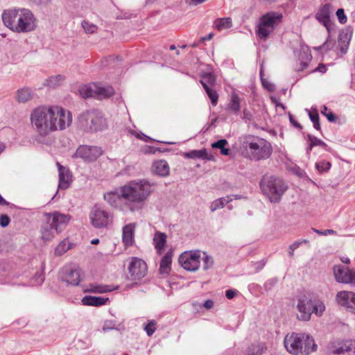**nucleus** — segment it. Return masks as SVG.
Listing matches in <instances>:
<instances>
[{
	"label": "nucleus",
	"instance_id": "1",
	"mask_svg": "<svg viewBox=\"0 0 355 355\" xmlns=\"http://www.w3.org/2000/svg\"><path fill=\"white\" fill-rule=\"evenodd\" d=\"M153 183L146 180L130 182L113 191L104 193L105 200L112 207L119 208L121 205L131 211L141 209L143 202L154 191Z\"/></svg>",
	"mask_w": 355,
	"mask_h": 355
},
{
	"label": "nucleus",
	"instance_id": "2",
	"mask_svg": "<svg viewBox=\"0 0 355 355\" xmlns=\"http://www.w3.org/2000/svg\"><path fill=\"white\" fill-rule=\"evenodd\" d=\"M31 121L35 131L42 137L56 130H62L72 122L69 111L58 106H39L31 114Z\"/></svg>",
	"mask_w": 355,
	"mask_h": 355
},
{
	"label": "nucleus",
	"instance_id": "3",
	"mask_svg": "<svg viewBox=\"0 0 355 355\" xmlns=\"http://www.w3.org/2000/svg\"><path fill=\"white\" fill-rule=\"evenodd\" d=\"M242 148L245 158L256 162L268 159L272 153V147L269 141L254 135L244 138Z\"/></svg>",
	"mask_w": 355,
	"mask_h": 355
},
{
	"label": "nucleus",
	"instance_id": "4",
	"mask_svg": "<svg viewBox=\"0 0 355 355\" xmlns=\"http://www.w3.org/2000/svg\"><path fill=\"white\" fill-rule=\"evenodd\" d=\"M71 216L58 211L46 213L41 225V238L44 241L52 240L55 234L60 233L69 222Z\"/></svg>",
	"mask_w": 355,
	"mask_h": 355
},
{
	"label": "nucleus",
	"instance_id": "5",
	"mask_svg": "<svg viewBox=\"0 0 355 355\" xmlns=\"http://www.w3.org/2000/svg\"><path fill=\"white\" fill-rule=\"evenodd\" d=\"M284 343L286 350L293 355H309L317 349L314 339L304 334H287Z\"/></svg>",
	"mask_w": 355,
	"mask_h": 355
},
{
	"label": "nucleus",
	"instance_id": "6",
	"mask_svg": "<svg viewBox=\"0 0 355 355\" xmlns=\"http://www.w3.org/2000/svg\"><path fill=\"white\" fill-rule=\"evenodd\" d=\"M259 186L262 193L272 203H279L288 188L285 181L276 175H263Z\"/></svg>",
	"mask_w": 355,
	"mask_h": 355
},
{
	"label": "nucleus",
	"instance_id": "7",
	"mask_svg": "<svg viewBox=\"0 0 355 355\" xmlns=\"http://www.w3.org/2000/svg\"><path fill=\"white\" fill-rule=\"evenodd\" d=\"M78 122L82 128L90 132L103 131L107 126L102 113L95 109L81 113L78 117Z\"/></svg>",
	"mask_w": 355,
	"mask_h": 355
},
{
	"label": "nucleus",
	"instance_id": "8",
	"mask_svg": "<svg viewBox=\"0 0 355 355\" xmlns=\"http://www.w3.org/2000/svg\"><path fill=\"white\" fill-rule=\"evenodd\" d=\"M297 308L300 312L297 317L302 321H309L313 313L320 316L325 310V306L322 302L313 300L306 295L301 296L297 300Z\"/></svg>",
	"mask_w": 355,
	"mask_h": 355
},
{
	"label": "nucleus",
	"instance_id": "9",
	"mask_svg": "<svg viewBox=\"0 0 355 355\" xmlns=\"http://www.w3.org/2000/svg\"><path fill=\"white\" fill-rule=\"evenodd\" d=\"M282 14L276 12H269L263 15L259 19L256 30L259 38L266 40L282 20Z\"/></svg>",
	"mask_w": 355,
	"mask_h": 355
},
{
	"label": "nucleus",
	"instance_id": "10",
	"mask_svg": "<svg viewBox=\"0 0 355 355\" xmlns=\"http://www.w3.org/2000/svg\"><path fill=\"white\" fill-rule=\"evenodd\" d=\"M333 272L335 280L338 283L355 286V270L340 264L333 267Z\"/></svg>",
	"mask_w": 355,
	"mask_h": 355
},
{
	"label": "nucleus",
	"instance_id": "11",
	"mask_svg": "<svg viewBox=\"0 0 355 355\" xmlns=\"http://www.w3.org/2000/svg\"><path fill=\"white\" fill-rule=\"evenodd\" d=\"M200 251H190L182 253L178 261L181 266L189 271H196L200 267Z\"/></svg>",
	"mask_w": 355,
	"mask_h": 355
},
{
	"label": "nucleus",
	"instance_id": "12",
	"mask_svg": "<svg viewBox=\"0 0 355 355\" xmlns=\"http://www.w3.org/2000/svg\"><path fill=\"white\" fill-rule=\"evenodd\" d=\"M89 218L93 227L96 228L105 227L109 224L110 214L101 207L96 205L89 213Z\"/></svg>",
	"mask_w": 355,
	"mask_h": 355
},
{
	"label": "nucleus",
	"instance_id": "13",
	"mask_svg": "<svg viewBox=\"0 0 355 355\" xmlns=\"http://www.w3.org/2000/svg\"><path fill=\"white\" fill-rule=\"evenodd\" d=\"M128 269L131 279L133 281L141 279L146 275L148 272L146 263L143 259L136 257L131 258Z\"/></svg>",
	"mask_w": 355,
	"mask_h": 355
},
{
	"label": "nucleus",
	"instance_id": "14",
	"mask_svg": "<svg viewBox=\"0 0 355 355\" xmlns=\"http://www.w3.org/2000/svg\"><path fill=\"white\" fill-rule=\"evenodd\" d=\"M17 17V10H8L3 11L2 14V20L5 26L10 30L14 32L21 33L22 32V17H19L17 23L15 24Z\"/></svg>",
	"mask_w": 355,
	"mask_h": 355
},
{
	"label": "nucleus",
	"instance_id": "15",
	"mask_svg": "<svg viewBox=\"0 0 355 355\" xmlns=\"http://www.w3.org/2000/svg\"><path fill=\"white\" fill-rule=\"evenodd\" d=\"M103 153L101 147L83 145L76 150V157H80L85 161L94 162Z\"/></svg>",
	"mask_w": 355,
	"mask_h": 355
},
{
	"label": "nucleus",
	"instance_id": "16",
	"mask_svg": "<svg viewBox=\"0 0 355 355\" xmlns=\"http://www.w3.org/2000/svg\"><path fill=\"white\" fill-rule=\"evenodd\" d=\"M58 173H59V183L58 187V190H65L68 189L72 182H73V175L69 169L64 166H62L60 162L56 163ZM58 191H57L55 196L52 199H54L58 196Z\"/></svg>",
	"mask_w": 355,
	"mask_h": 355
},
{
	"label": "nucleus",
	"instance_id": "17",
	"mask_svg": "<svg viewBox=\"0 0 355 355\" xmlns=\"http://www.w3.org/2000/svg\"><path fill=\"white\" fill-rule=\"evenodd\" d=\"M336 298L340 305L345 307L349 312L355 313V293L347 291H339Z\"/></svg>",
	"mask_w": 355,
	"mask_h": 355
},
{
	"label": "nucleus",
	"instance_id": "18",
	"mask_svg": "<svg viewBox=\"0 0 355 355\" xmlns=\"http://www.w3.org/2000/svg\"><path fill=\"white\" fill-rule=\"evenodd\" d=\"M332 12V6L330 3H325L318 11L315 15L317 20L323 24L327 31H330L331 20L330 15Z\"/></svg>",
	"mask_w": 355,
	"mask_h": 355
},
{
	"label": "nucleus",
	"instance_id": "19",
	"mask_svg": "<svg viewBox=\"0 0 355 355\" xmlns=\"http://www.w3.org/2000/svg\"><path fill=\"white\" fill-rule=\"evenodd\" d=\"M80 269L64 268L62 273V280L72 286H78L80 281Z\"/></svg>",
	"mask_w": 355,
	"mask_h": 355
},
{
	"label": "nucleus",
	"instance_id": "20",
	"mask_svg": "<svg viewBox=\"0 0 355 355\" xmlns=\"http://www.w3.org/2000/svg\"><path fill=\"white\" fill-rule=\"evenodd\" d=\"M331 352L334 354L355 355V340H347L331 347Z\"/></svg>",
	"mask_w": 355,
	"mask_h": 355
},
{
	"label": "nucleus",
	"instance_id": "21",
	"mask_svg": "<svg viewBox=\"0 0 355 355\" xmlns=\"http://www.w3.org/2000/svg\"><path fill=\"white\" fill-rule=\"evenodd\" d=\"M135 224L129 223L123 228L122 239L126 247L132 246L134 243Z\"/></svg>",
	"mask_w": 355,
	"mask_h": 355
},
{
	"label": "nucleus",
	"instance_id": "22",
	"mask_svg": "<svg viewBox=\"0 0 355 355\" xmlns=\"http://www.w3.org/2000/svg\"><path fill=\"white\" fill-rule=\"evenodd\" d=\"M37 27V20L32 12L24 8V32L32 31Z\"/></svg>",
	"mask_w": 355,
	"mask_h": 355
},
{
	"label": "nucleus",
	"instance_id": "23",
	"mask_svg": "<svg viewBox=\"0 0 355 355\" xmlns=\"http://www.w3.org/2000/svg\"><path fill=\"white\" fill-rule=\"evenodd\" d=\"M110 302L108 297L100 296L85 295L82 298V303L85 306H101Z\"/></svg>",
	"mask_w": 355,
	"mask_h": 355
},
{
	"label": "nucleus",
	"instance_id": "24",
	"mask_svg": "<svg viewBox=\"0 0 355 355\" xmlns=\"http://www.w3.org/2000/svg\"><path fill=\"white\" fill-rule=\"evenodd\" d=\"M118 288L119 286H113L111 285L90 284L83 291L84 293H105L116 290Z\"/></svg>",
	"mask_w": 355,
	"mask_h": 355
},
{
	"label": "nucleus",
	"instance_id": "25",
	"mask_svg": "<svg viewBox=\"0 0 355 355\" xmlns=\"http://www.w3.org/2000/svg\"><path fill=\"white\" fill-rule=\"evenodd\" d=\"M166 238V234L160 232H157L154 235L153 243L155 248L159 254H161L164 249Z\"/></svg>",
	"mask_w": 355,
	"mask_h": 355
},
{
	"label": "nucleus",
	"instance_id": "26",
	"mask_svg": "<svg viewBox=\"0 0 355 355\" xmlns=\"http://www.w3.org/2000/svg\"><path fill=\"white\" fill-rule=\"evenodd\" d=\"M153 171L160 176H167L169 174V166L166 161L159 160L153 164Z\"/></svg>",
	"mask_w": 355,
	"mask_h": 355
},
{
	"label": "nucleus",
	"instance_id": "27",
	"mask_svg": "<svg viewBox=\"0 0 355 355\" xmlns=\"http://www.w3.org/2000/svg\"><path fill=\"white\" fill-rule=\"evenodd\" d=\"M172 263V252L168 251L162 258L159 265V272L161 274L168 275L171 272V266Z\"/></svg>",
	"mask_w": 355,
	"mask_h": 355
},
{
	"label": "nucleus",
	"instance_id": "28",
	"mask_svg": "<svg viewBox=\"0 0 355 355\" xmlns=\"http://www.w3.org/2000/svg\"><path fill=\"white\" fill-rule=\"evenodd\" d=\"M227 110L234 114H237L241 110V99L235 92L231 95L230 101L227 105Z\"/></svg>",
	"mask_w": 355,
	"mask_h": 355
},
{
	"label": "nucleus",
	"instance_id": "29",
	"mask_svg": "<svg viewBox=\"0 0 355 355\" xmlns=\"http://www.w3.org/2000/svg\"><path fill=\"white\" fill-rule=\"evenodd\" d=\"M184 157L190 159H202L206 160H211L213 156H208L207 151L205 148L201 150H193L184 154Z\"/></svg>",
	"mask_w": 355,
	"mask_h": 355
},
{
	"label": "nucleus",
	"instance_id": "30",
	"mask_svg": "<svg viewBox=\"0 0 355 355\" xmlns=\"http://www.w3.org/2000/svg\"><path fill=\"white\" fill-rule=\"evenodd\" d=\"M44 281V275L42 269H37L33 276L30 278L28 285L31 286H40Z\"/></svg>",
	"mask_w": 355,
	"mask_h": 355
},
{
	"label": "nucleus",
	"instance_id": "31",
	"mask_svg": "<svg viewBox=\"0 0 355 355\" xmlns=\"http://www.w3.org/2000/svg\"><path fill=\"white\" fill-rule=\"evenodd\" d=\"M232 200L233 199L230 196H227L226 197L216 199L211 204L210 209L212 212H214L217 209H222L225 207V205L232 201Z\"/></svg>",
	"mask_w": 355,
	"mask_h": 355
},
{
	"label": "nucleus",
	"instance_id": "32",
	"mask_svg": "<svg viewBox=\"0 0 355 355\" xmlns=\"http://www.w3.org/2000/svg\"><path fill=\"white\" fill-rule=\"evenodd\" d=\"M95 92L97 98H108L114 94V90L111 86L96 87Z\"/></svg>",
	"mask_w": 355,
	"mask_h": 355
},
{
	"label": "nucleus",
	"instance_id": "33",
	"mask_svg": "<svg viewBox=\"0 0 355 355\" xmlns=\"http://www.w3.org/2000/svg\"><path fill=\"white\" fill-rule=\"evenodd\" d=\"M64 79L65 78L64 76L58 74L56 76L49 77L48 79L45 80L44 85L49 87L54 88L55 87L60 86L64 80Z\"/></svg>",
	"mask_w": 355,
	"mask_h": 355
},
{
	"label": "nucleus",
	"instance_id": "34",
	"mask_svg": "<svg viewBox=\"0 0 355 355\" xmlns=\"http://www.w3.org/2000/svg\"><path fill=\"white\" fill-rule=\"evenodd\" d=\"M79 94L84 98L89 97H96L95 89H93L91 85H84L78 89Z\"/></svg>",
	"mask_w": 355,
	"mask_h": 355
},
{
	"label": "nucleus",
	"instance_id": "35",
	"mask_svg": "<svg viewBox=\"0 0 355 355\" xmlns=\"http://www.w3.org/2000/svg\"><path fill=\"white\" fill-rule=\"evenodd\" d=\"M306 110L308 112L309 119L312 121L314 128L320 131L321 127L318 110L316 109H313L311 111L307 109Z\"/></svg>",
	"mask_w": 355,
	"mask_h": 355
},
{
	"label": "nucleus",
	"instance_id": "36",
	"mask_svg": "<svg viewBox=\"0 0 355 355\" xmlns=\"http://www.w3.org/2000/svg\"><path fill=\"white\" fill-rule=\"evenodd\" d=\"M266 349L263 344H252L248 348V355H261Z\"/></svg>",
	"mask_w": 355,
	"mask_h": 355
},
{
	"label": "nucleus",
	"instance_id": "37",
	"mask_svg": "<svg viewBox=\"0 0 355 355\" xmlns=\"http://www.w3.org/2000/svg\"><path fill=\"white\" fill-rule=\"evenodd\" d=\"M203 87L211 100V104L216 106L218 101V94L215 89H211L209 86H207L203 83Z\"/></svg>",
	"mask_w": 355,
	"mask_h": 355
},
{
	"label": "nucleus",
	"instance_id": "38",
	"mask_svg": "<svg viewBox=\"0 0 355 355\" xmlns=\"http://www.w3.org/2000/svg\"><path fill=\"white\" fill-rule=\"evenodd\" d=\"M71 244L65 239L60 241L55 249V254L58 256L63 254L71 248Z\"/></svg>",
	"mask_w": 355,
	"mask_h": 355
},
{
	"label": "nucleus",
	"instance_id": "39",
	"mask_svg": "<svg viewBox=\"0 0 355 355\" xmlns=\"http://www.w3.org/2000/svg\"><path fill=\"white\" fill-rule=\"evenodd\" d=\"M321 114L325 116L329 122H334L336 116L326 105H323L321 109Z\"/></svg>",
	"mask_w": 355,
	"mask_h": 355
},
{
	"label": "nucleus",
	"instance_id": "40",
	"mask_svg": "<svg viewBox=\"0 0 355 355\" xmlns=\"http://www.w3.org/2000/svg\"><path fill=\"white\" fill-rule=\"evenodd\" d=\"M232 25V21L230 18H221L217 19L216 21V26L218 29H223L230 27Z\"/></svg>",
	"mask_w": 355,
	"mask_h": 355
},
{
	"label": "nucleus",
	"instance_id": "41",
	"mask_svg": "<svg viewBox=\"0 0 355 355\" xmlns=\"http://www.w3.org/2000/svg\"><path fill=\"white\" fill-rule=\"evenodd\" d=\"M216 79L214 76L210 73H207L204 74L202 76V80H200V83L203 86V83L205 84L207 86L212 85L215 83Z\"/></svg>",
	"mask_w": 355,
	"mask_h": 355
},
{
	"label": "nucleus",
	"instance_id": "42",
	"mask_svg": "<svg viewBox=\"0 0 355 355\" xmlns=\"http://www.w3.org/2000/svg\"><path fill=\"white\" fill-rule=\"evenodd\" d=\"M331 166V164L329 162L323 160L316 163L315 167L318 171L320 173L327 172Z\"/></svg>",
	"mask_w": 355,
	"mask_h": 355
},
{
	"label": "nucleus",
	"instance_id": "43",
	"mask_svg": "<svg viewBox=\"0 0 355 355\" xmlns=\"http://www.w3.org/2000/svg\"><path fill=\"white\" fill-rule=\"evenodd\" d=\"M157 322L154 320H150L145 326L144 330L148 336H151L157 329Z\"/></svg>",
	"mask_w": 355,
	"mask_h": 355
},
{
	"label": "nucleus",
	"instance_id": "44",
	"mask_svg": "<svg viewBox=\"0 0 355 355\" xmlns=\"http://www.w3.org/2000/svg\"><path fill=\"white\" fill-rule=\"evenodd\" d=\"M307 138L312 143V146H322L324 148H326L327 147V145L326 143H324L321 139L317 138L316 137H314L310 134L307 135Z\"/></svg>",
	"mask_w": 355,
	"mask_h": 355
},
{
	"label": "nucleus",
	"instance_id": "45",
	"mask_svg": "<svg viewBox=\"0 0 355 355\" xmlns=\"http://www.w3.org/2000/svg\"><path fill=\"white\" fill-rule=\"evenodd\" d=\"M204 254V257L202 258L203 261V269L205 270H207L209 268H212L214 265V259L211 257L206 254L205 252Z\"/></svg>",
	"mask_w": 355,
	"mask_h": 355
},
{
	"label": "nucleus",
	"instance_id": "46",
	"mask_svg": "<svg viewBox=\"0 0 355 355\" xmlns=\"http://www.w3.org/2000/svg\"><path fill=\"white\" fill-rule=\"evenodd\" d=\"M333 46V43L331 40H329V38L327 39V40L320 46L318 47H314V49L316 51H321L324 50L325 51H329Z\"/></svg>",
	"mask_w": 355,
	"mask_h": 355
},
{
	"label": "nucleus",
	"instance_id": "47",
	"mask_svg": "<svg viewBox=\"0 0 355 355\" xmlns=\"http://www.w3.org/2000/svg\"><path fill=\"white\" fill-rule=\"evenodd\" d=\"M82 26H83L84 30L85 31V32L87 33H94L97 29L96 26H95L92 24H89V22H87L86 21H84L82 23Z\"/></svg>",
	"mask_w": 355,
	"mask_h": 355
},
{
	"label": "nucleus",
	"instance_id": "48",
	"mask_svg": "<svg viewBox=\"0 0 355 355\" xmlns=\"http://www.w3.org/2000/svg\"><path fill=\"white\" fill-rule=\"evenodd\" d=\"M116 323L112 320H106L103 326V331L106 332L110 330L116 329Z\"/></svg>",
	"mask_w": 355,
	"mask_h": 355
},
{
	"label": "nucleus",
	"instance_id": "49",
	"mask_svg": "<svg viewBox=\"0 0 355 355\" xmlns=\"http://www.w3.org/2000/svg\"><path fill=\"white\" fill-rule=\"evenodd\" d=\"M336 16L339 22L342 24H345L347 22V17L345 14V11L343 8H339L336 11Z\"/></svg>",
	"mask_w": 355,
	"mask_h": 355
},
{
	"label": "nucleus",
	"instance_id": "50",
	"mask_svg": "<svg viewBox=\"0 0 355 355\" xmlns=\"http://www.w3.org/2000/svg\"><path fill=\"white\" fill-rule=\"evenodd\" d=\"M311 230L317 233L319 235H322V236H327V235H335L336 234V232L335 230H329V229H327V230H317L315 228H311Z\"/></svg>",
	"mask_w": 355,
	"mask_h": 355
},
{
	"label": "nucleus",
	"instance_id": "51",
	"mask_svg": "<svg viewBox=\"0 0 355 355\" xmlns=\"http://www.w3.org/2000/svg\"><path fill=\"white\" fill-rule=\"evenodd\" d=\"M227 141L225 139H221L218 140L216 142L211 144V147L213 148H218L221 150L223 147H225L227 144Z\"/></svg>",
	"mask_w": 355,
	"mask_h": 355
},
{
	"label": "nucleus",
	"instance_id": "52",
	"mask_svg": "<svg viewBox=\"0 0 355 355\" xmlns=\"http://www.w3.org/2000/svg\"><path fill=\"white\" fill-rule=\"evenodd\" d=\"M277 283V278H272L268 279L266 282L264 284V288L266 291L271 290L272 287H274Z\"/></svg>",
	"mask_w": 355,
	"mask_h": 355
},
{
	"label": "nucleus",
	"instance_id": "53",
	"mask_svg": "<svg viewBox=\"0 0 355 355\" xmlns=\"http://www.w3.org/2000/svg\"><path fill=\"white\" fill-rule=\"evenodd\" d=\"M34 94L31 89L24 87V102L28 101L33 98Z\"/></svg>",
	"mask_w": 355,
	"mask_h": 355
},
{
	"label": "nucleus",
	"instance_id": "54",
	"mask_svg": "<svg viewBox=\"0 0 355 355\" xmlns=\"http://www.w3.org/2000/svg\"><path fill=\"white\" fill-rule=\"evenodd\" d=\"M10 219L9 216L6 214H3L0 216V225L2 227H7L10 223Z\"/></svg>",
	"mask_w": 355,
	"mask_h": 355
},
{
	"label": "nucleus",
	"instance_id": "55",
	"mask_svg": "<svg viewBox=\"0 0 355 355\" xmlns=\"http://www.w3.org/2000/svg\"><path fill=\"white\" fill-rule=\"evenodd\" d=\"M301 244H302V242L295 241L293 244H291L289 246L288 254L290 257H292L293 256L295 250L298 248Z\"/></svg>",
	"mask_w": 355,
	"mask_h": 355
},
{
	"label": "nucleus",
	"instance_id": "56",
	"mask_svg": "<svg viewBox=\"0 0 355 355\" xmlns=\"http://www.w3.org/2000/svg\"><path fill=\"white\" fill-rule=\"evenodd\" d=\"M164 151V150L160 148H155L153 146H148L147 149L145 150V153L155 154V153H156V152L162 153Z\"/></svg>",
	"mask_w": 355,
	"mask_h": 355
},
{
	"label": "nucleus",
	"instance_id": "57",
	"mask_svg": "<svg viewBox=\"0 0 355 355\" xmlns=\"http://www.w3.org/2000/svg\"><path fill=\"white\" fill-rule=\"evenodd\" d=\"M289 120L291 123L293 124L295 128L300 130L302 129V126L301 125V124L299 123L297 121H295L293 116L291 115V114H289Z\"/></svg>",
	"mask_w": 355,
	"mask_h": 355
},
{
	"label": "nucleus",
	"instance_id": "58",
	"mask_svg": "<svg viewBox=\"0 0 355 355\" xmlns=\"http://www.w3.org/2000/svg\"><path fill=\"white\" fill-rule=\"evenodd\" d=\"M243 119H246L248 121H251L252 119V114L247 109H244L243 110Z\"/></svg>",
	"mask_w": 355,
	"mask_h": 355
},
{
	"label": "nucleus",
	"instance_id": "59",
	"mask_svg": "<svg viewBox=\"0 0 355 355\" xmlns=\"http://www.w3.org/2000/svg\"><path fill=\"white\" fill-rule=\"evenodd\" d=\"M236 295V291L232 290V289L227 290L225 293L226 297L230 300L234 298Z\"/></svg>",
	"mask_w": 355,
	"mask_h": 355
},
{
	"label": "nucleus",
	"instance_id": "60",
	"mask_svg": "<svg viewBox=\"0 0 355 355\" xmlns=\"http://www.w3.org/2000/svg\"><path fill=\"white\" fill-rule=\"evenodd\" d=\"M207 309H210L214 306V302L211 300H207L203 304Z\"/></svg>",
	"mask_w": 355,
	"mask_h": 355
},
{
	"label": "nucleus",
	"instance_id": "61",
	"mask_svg": "<svg viewBox=\"0 0 355 355\" xmlns=\"http://www.w3.org/2000/svg\"><path fill=\"white\" fill-rule=\"evenodd\" d=\"M326 70H327L326 66L324 64H319L317 68V71L322 72V73H324L326 71Z\"/></svg>",
	"mask_w": 355,
	"mask_h": 355
},
{
	"label": "nucleus",
	"instance_id": "62",
	"mask_svg": "<svg viewBox=\"0 0 355 355\" xmlns=\"http://www.w3.org/2000/svg\"><path fill=\"white\" fill-rule=\"evenodd\" d=\"M220 153L223 155H228L229 153H230V150L228 148H226L225 147H223L221 150H220Z\"/></svg>",
	"mask_w": 355,
	"mask_h": 355
},
{
	"label": "nucleus",
	"instance_id": "63",
	"mask_svg": "<svg viewBox=\"0 0 355 355\" xmlns=\"http://www.w3.org/2000/svg\"><path fill=\"white\" fill-rule=\"evenodd\" d=\"M8 202L0 194V206L8 205Z\"/></svg>",
	"mask_w": 355,
	"mask_h": 355
},
{
	"label": "nucleus",
	"instance_id": "64",
	"mask_svg": "<svg viewBox=\"0 0 355 355\" xmlns=\"http://www.w3.org/2000/svg\"><path fill=\"white\" fill-rule=\"evenodd\" d=\"M213 37V34L212 33H209L207 36L206 37H203L200 39V42H204L205 40H211Z\"/></svg>",
	"mask_w": 355,
	"mask_h": 355
}]
</instances>
